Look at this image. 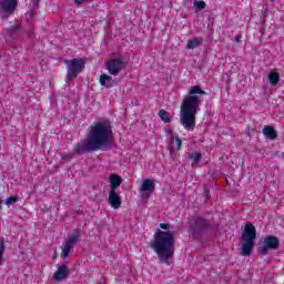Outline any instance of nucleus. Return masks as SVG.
Returning a JSON list of instances; mask_svg holds the SVG:
<instances>
[{"label": "nucleus", "mask_w": 284, "mask_h": 284, "mask_svg": "<svg viewBox=\"0 0 284 284\" xmlns=\"http://www.w3.org/2000/svg\"><path fill=\"white\" fill-rule=\"evenodd\" d=\"M203 94H205V91L201 87L193 85L189 89V95H185L181 102L180 121L187 132H194L196 128V114L201 112Z\"/></svg>", "instance_id": "obj_1"}, {"label": "nucleus", "mask_w": 284, "mask_h": 284, "mask_svg": "<svg viewBox=\"0 0 284 284\" xmlns=\"http://www.w3.org/2000/svg\"><path fill=\"white\" fill-rule=\"evenodd\" d=\"M161 229H158L154 233L153 240L151 241V247L158 254L160 261L170 265L171 258L174 256V231L168 223H161Z\"/></svg>", "instance_id": "obj_2"}, {"label": "nucleus", "mask_w": 284, "mask_h": 284, "mask_svg": "<svg viewBox=\"0 0 284 284\" xmlns=\"http://www.w3.org/2000/svg\"><path fill=\"white\" fill-rule=\"evenodd\" d=\"M112 143V125L110 121L97 122L90 129L88 140L82 144V152L104 150Z\"/></svg>", "instance_id": "obj_3"}, {"label": "nucleus", "mask_w": 284, "mask_h": 284, "mask_svg": "<svg viewBox=\"0 0 284 284\" xmlns=\"http://www.w3.org/2000/svg\"><path fill=\"white\" fill-rule=\"evenodd\" d=\"M256 227L252 223H246L241 236V254L242 256H250L254 245H256Z\"/></svg>", "instance_id": "obj_4"}, {"label": "nucleus", "mask_w": 284, "mask_h": 284, "mask_svg": "<svg viewBox=\"0 0 284 284\" xmlns=\"http://www.w3.org/2000/svg\"><path fill=\"white\" fill-rule=\"evenodd\" d=\"M67 65V83L77 79L85 68V59H71L65 61Z\"/></svg>", "instance_id": "obj_5"}, {"label": "nucleus", "mask_w": 284, "mask_h": 284, "mask_svg": "<svg viewBox=\"0 0 284 284\" xmlns=\"http://www.w3.org/2000/svg\"><path fill=\"white\" fill-rule=\"evenodd\" d=\"M165 134L168 138V146L166 150H169L171 156H176L178 152L183 146V140L179 136V134L174 133V130L166 128Z\"/></svg>", "instance_id": "obj_6"}, {"label": "nucleus", "mask_w": 284, "mask_h": 284, "mask_svg": "<svg viewBox=\"0 0 284 284\" xmlns=\"http://www.w3.org/2000/svg\"><path fill=\"white\" fill-rule=\"evenodd\" d=\"M154 190H156V181L152 179H144L139 189L141 199H143V201H148V199L154 194Z\"/></svg>", "instance_id": "obj_7"}, {"label": "nucleus", "mask_w": 284, "mask_h": 284, "mask_svg": "<svg viewBox=\"0 0 284 284\" xmlns=\"http://www.w3.org/2000/svg\"><path fill=\"white\" fill-rule=\"evenodd\" d=\"M17 6H19V0H0V14L2 19L14 14Z\"/></svg>", "instance_id": "obj_8"}, {"label": "nucleus", "mask_w": 284, "mask_h": 284, "mask_svg": "<svg viewBox=\"0 0 284 284\" xmlns=\"http://www.w3.org/2000/svg\"><path fill=\"white\" fill-rule=\"evenodd\" d=\"M278 245H281V241H278V237L274 235H267L264 237L263 245L260 246L258 253L267 254L270 250H278Z\"/></svg>", "instance_id": "obj_9"}, {"label": "nucleus", "mask_w": 284, "mask_h": 284, "mask_svg": "<svg viewBox=\"0 0 284 284\" xmlns=\"http://www.w3.org/2000/svg\"><path fill=\"white\" fill-rule=\"evenodd\" d=\"M123 68H125V62L121 59H111L105 63V69L112 77H119Z\"/></svg>", "instance_id": "obj_10"}, {"label": "nucleus", "mask_w": 284, "mask_h": 284, "mask_svg": "<svg viewBox=\"0 0 284 284\" xmlns=\"http://www.w3.org/2000/svg\"><path fill=\"white\" fill-rule=\"evenodd\" d=\"M78 241H79V234H74L70 236L67 242L63 243L61 258L70 257V253L72 252V250H74V245H77Z\"/></svg>", "instance_id": "obj_11"}, {"label": "nucleus", "mask_w": 284, "mask_h": 284, "mask_svg": "<svg viewBox=\"0 0 284 284\" xmlns=\"http://www.w3.org/2000/svg\"><path fill=\"white\" fill-rule=\"evenodd\" d=\"M108 181L110 187L109 192H116V190L121 186V183H123V179L121 178V175L115 173L109 175Z\"/></svg>", "instance_id": "obj_12"}, {"label": "nucleus", "mask_w": 284, "mask_h": 284, "mask_svg": "<svg viewBox=\"0 0 284 284\" xmlns=\"http://www.w3.org/2000/svg\"><path fill=\"white\" fill-rule=\"evenodd\" d=\"M68 274H70V271L68 270V266L62 264L54 272L53 281H57L58 283H60V281H65V278H68Z\"/></svg>", "instance_id": "obj_13"}, {"label": "nucleus", "mask_w": 284, "mask_h": 284, "mask_svg": "<svg viewBox=\"0 0 284 284\" xmlns=\"http://www.w3.org/2000/svg\"><path fill=\"white\" fill-rule=\"evenodd\" d=\"M109 204L113 210H119L121 207V196L116 191H109Z\"/></svg>", "instance_id": "obj_14"}, {"label": "nucleus", "mask_w": 284, "mask_h": 284, "mask_svg": "<svg viewBox=\"0 0 284 284\" xmlns=\"http://www.w3.org/2000/svg\"><path fill=\"white\" fill-rule=\"evenodd\" d=\"M114 83L115 81L112 75H109L106 73L100 75V85H102L103 88H114Z\"/></svg>", "instance_id": "obj_15"}, {"label": "nucleus", "mask_w": 284, "mask_h": 284, "mask_svg": "<svg viewBox=\"0 0 284 284\" xmlns=\"http://www.w3.org/2000/svg\"><path fill=\"white\" fill-rule=\"evenodd\" d=\"M262 134H264V136H266L270 141H274L278 136L274 126H270V125H265L263 128Z\"/></svg>", "instance_id": "obj_16"}, {"label": "nucleus", "mask_w": 284, "mask_h": 284, "mask_svg": "<svg viewBox=\"0 0 284 284\" xmlns=\"http://www.w3.org/2000/svg\"><path fill=\"white\" fill-rule=\"evenodd\" d=\"M281 81V74L276 70H271L267 75V82L270 85H278V82Z\"/></svg>", "instance_id": "obj_17"}, {"label": "nucleus", "mask_w": 284, "mask_h": 284, "mask_svg": "<svg viewBox=\"0 0 284 284\" xmlns=\"http://www.w3.org/2000/svg\"><path fill=\"white\" fill-rule=\"evenodd\" d=\"M201 43H203V39L201 38L191 39L187 41L186 48L187 50H195V48H199Z\"/></svg>", "instance_id": "obj_18"}, {"label": "nucleus", "mask_w": 284, "mask_h": 284, "mask_svg": "<svg viewBox=\"0 0 284 284\" xmlns=\"http://www.w3.org/2000/svg\"><path fill=\"white\" fill-rule=\"evenodd\" d=\"M191 162H192V166L196 168V165H199L203 159V154H201V152H193L190 155Z\"/></svg>", "instance_id": "obj_19"}, {"label": "nucleus", "mask_w": 284, "mask_h": 284, "mask_svg": "<svg viewBox=\"0 0 284 284\" xmlns=\"http://www.w3.org/2000/svg\"><path fill=\"white\" fill-rule=\"evenodd\" d=\"M159 116L164 123H170V121H172V115L165 110H160Z\"/></svg>", "instance_id": "obj_20"}, {"label": "nucleus", "mask_w": 284, "mask_h": 284, "mask_svg": "<svg viewBox=\"0 0 284 284\" xmlns=\"http://www.w3.org/2000/svg\"><path fill=\"white\" fill-rule=\"evenodd\" d=\"M17 201H19V197L10 196V197L6 199L4 203H6V205H8V207H10V205H14V203H17Z\"/></svg>", "instance_id": "obj_21"}, {"label": "nucleus", "mask_w": 284, "mask_h": 284, "mask_svg": "<svg viewBox=\"0 0 284 284\" xmlns=\"http://www.w3.org/2000/svg\"><path fill=\"white\" fill-rule=\"evenodd\" d=\"M3 254H6V243L3 241L0 242V265L3 263Z\"/></svg>", "instance_id": "obj_22"}, {"label": "nucleus", "mask_w": 284, "mask_h": 284, "mask_svg": "<svg viewBox=\"0 0 284 284\" xmlns=\"http://www.w3.org/2000/svg\"><path fill=\"white\" fill-rule=\"evenodd\" d=\"M194 8H196L197 10H204L205 2L204 1H195L194 2Z\"/></svg>", "instance_id": "obj_23"}, {"label": "nucleus", "mask_w": 284, "mask_h": 284, "mask_svg": "<svg viewBox=\"0 0 284 284\" xmlns=\"http://www.w3.org/2000/svg\"><path fill=\"white\" fill-rule=\"evenodd\" d=\"M234 41H235V43H239V42L241 41V37H240V36H236V37L234 38Z\"/></svg>", "instance_id": "obj_24"}, {"label": "nucleus", "mask_w": 284, "mask_h": 284, "mask_svg": "<svg viewBox=\"0 0 284 284\" xmlns=\"http://www.w3.org/2000/svg\"><path fill=\"white\" fill-rule=\"evenodd\" d=\"M75 3H78V6H81V3H83V0H75Z\"/></svg>", "instance_id": "obj_25"}, {"label": "nucleus", "mask_w": 284, "mask_h": 284, "mask_svg": "<svg viewBox=\"0 0 284 284\" xmlns=\"http://www.w3.org/2000/svg\"><path fill=\"white\" fill-rule=\"evenodd\" d=\"M62 159H72V155H63Z\"/></svg>", "instance_id": "obj_26"}, {"label": "nucleus", "mask_w": 284, "mask_h": 284, "mask_svg": "<svg viewBox=\"0 0 284 284\" xmlns=\"http://www.w3.org/2000/svg\"><path fill=\"white\" fill-rule=\"evenodd\" d=\"M27 17H32V13L28 12V13H27Z\"/></svg>", "instance_id": "obj_27"}]
</instances>
